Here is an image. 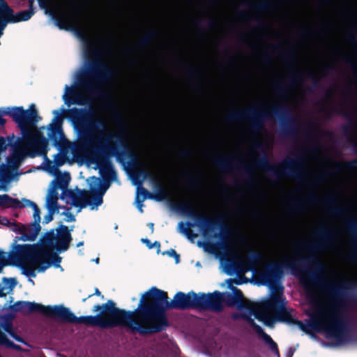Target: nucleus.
I'll return each mask as SVG.
<instances>
[{"instance_id": "obj_3", "label": "nucleus", "mask_w": 357, "mask_h": 357, "mask_svg": "<svg viewBox=\"0 0 357 357\" xmlns=\"http://www.w3.org/2000/svg\"><path fill=\"white\" fill-rule=\"evenodd\" d=\"M191 307L199 308V295L193 291L187 294L179 291L172 301H169L166 292L153 287L142 295L135 310L138 311L139 326L132 327L141 335L160 331L167 324L165 314L166 310Z\"/></svg>"}, {"instance_id": "obj_44", "label": "nucleus", "mask_w": 357, "mask_h": 357, "mask_svg": "<svg viewBox=\"0 0 357 357\" xmlns=\"http://www.w3.org/2000/svg\"><path fill=\"white\" fill-rule=\"evenodd\" d=\"M252 271H253V272H255V268H252Z\"/></svg>"}, {"instance_id": "obj_34", "label": "nucleus", "mask_w": 357, "mask_h": 357, "mask_svg": "<svg viewBox=\"0 0 357 357\" xmlns=\"http://www.w3.org/2000/svg\"><path fill=\"white\" fill-rule=\"evenodd\" d=\"M95 294H96L98 296H100V292L99 291V290L98 289H96Z\"/></svg>"}, {"instance_id": "obj_33", "label": "nucleus", "mask_w": 357, "mask_h": 357, "mask_svg": "<svg viewBox=\"0 0 357 357\" xmlns=\"http://www.w3.org/2000/svg\"><path fill=\"white\" fill-rule=\"evenodd\" d=\"M186 208L188 209V211H189V213H190V215H193V214H194L193 211H192L191 208H190V207L186 206Z\"/></svg>"}, {"instance_id": "obj_38", "label": "nucleus", "mask_w": 357, "mask_h": 357, "mask_svg": "<svg viewBox=\"0 0 357 357\" xmlns=\"http://www.w3.org/2000/svg\"><path fill=\"white\" fill-rule=\"evenodd\" d=\"M154 245H157L158 247H160V243L157 241H155Z\"/></svg>"}, {"instance_id": "obj_6", "label": "nucleus", "mask_w": 357, "mask_h": 357, "mask_svg": "<svg viewBox=\"0 0 357 357\" xmlns=\"http://www.w3.org/2000/svg\"><path fill=\"white\" fill-rule=\"evenodd\" d=\"M10 264L19 267L22 273L29 278V282L33 285L34 282L32 280L36 277V271L44 272L47 268L53 264L56 268H60L61 257L54 255L52 262H42V248L38 244L15 245L10 249L8 254H6Z\"/></svg>"}, {"instance_id": "obj_19", "label": "nucleus", "mask_w": 357, "mask_h": 357, "mask_svg": "<svg viewBox=\"0 0 357 357\" xmlns=\"http://www.w3.org/2000/svg\"><path fill=\"white\" fill-rule=\"evenodd\" d=\"M72 86H69L68 85H66L65 86V92L63 94V100H64L66 104H69V99L68 98V96L70 95L71 92Z\"/></svg>"}, {"instance_id": "obj_31", "label": "nucleus", "mask_w": 357, "mask_h": 357, "mask_svg": "<svg viewBox=\"0 0 357 357\" xmlns=\"http://www.w3.org/2000/svg\"><path fill=\"white\" fill-rule=\"evenodd\" d=\"M294 350L292 348H289L287 357H291L294 354Z\"/></svg>"}, {"instance_id": "obj_28", "label": "nucleus", "mask_w": 357, "mask_h": 357, "mask_svg": "<svg viewBox=\"0 0 357 357\" xmlns=\"http://www.w3.org/2000/svg\"><path fill=\"white\" fill-rule=\"evenodd\" d=\"M142 241L145 243L149 248L151 249L153 247V245L150 242V241L147 238H142Z\"/></svg>"}, {"instance_id": "obj_26", "label": "nucleus", "mask_w": 357, "mask_h": 357, "mask_svg": "<svg viewBox=\"0 0 357 357\" xmlns=\"http://www.w3.org/2000/svg\"><path fill=\"white\" fill-rule=\"evenodd\" d=\"M10 224H11V222H10L6 218L0 216V227L8 226L10 228Z\"/></svg>"}, {"instance_id": "obj_42", "label": "nucleus", "mask_w": 357, "mask_h": 357, "mask_svg": "<svg viewBox=\"0 0 357 357\" xmlns=\"http://www.w3.org/2000/svg\"><path fill=\"white\" fill-rule=\"evenodd\" d=\"M236 284H241V282H236Z\"/></svg>"}, {"instance_id": "obj_14", "label": "nucleus", "mask_w": 357, "mask_h": 357, "mask_svg": "<svg viewBox=\"0 0 357 357\" xmlns=\"http://www.w3.org/2000/svg\"><path fill=\"white\" fill-rule=\"evenodd\" d=\"M53 114L54 115L52 123L48 126V137L54 142H57L58 140L63 141L64 135L61 129V119L60 117V112L59 110H54Z\"/></svg>"}, {"instance_id": "obj_29", "label": "nucleus", "mask_w": 357, "mask_h": 357, "mask_svg": "<svg viewBox=\"0 0 357 357\" xmlns=\"http://www.w3.org/2000/svg\"><path fill=\"white\" fill-rule=\"evenodd\" d=\"M60 13H61V14H66L68 15V17H67L68 20L70 19V13L66 8L61 9Z\"/></svg>"}, {"instance_id": "obj_40", "label": "nucleus", "mask_w": 357, "mask_h": 357, "mask_svg": "<svg viewBox=\"0 0 357 357\" xmlns=\"http://www.w3.org/2000/svg\"><path fill=\"white\" fill-rule=\"evenodd\" d=\"M254 257H255V258L259 257V255H257V254H255V255H254Z\"/></svg>"}, {"instance_id": "obj_22", "label": "nucleus", "mask_w": 357, "mask_h": 357, "mask_svg": "<svg viewBox=\"0 0 357 357\" xmlns=\"http://www.w3.org/2000/svg\"><path fill=\"white\" fill-rule=\"evenodd\" d=\"M6 252L0 250V273L2 271L3 266L6 265Z\"/></svg>"}, {"instance_id": "obj_21", "label": "nucleus", "mask_w": 357, "mask_h": 357, "mask_svg": "<svg viewBox=\"0 0 357 357\" xmlns=\"http://www.w3.org/2000/svg\"><path fill=\"white\" fill-rule=\"evenodd\" d=\"M63 213L66 215L65 220L66 222H74L75 220V216L70 213L68 208H66L65 210V211L63 212Z\"/></svg>"}, {"instance_id": "obj_17", "label": "nucleus", "mask_w": 357, "mask_h": 357, "mask_svg": "<svg viewBox=\"0 0 357 357\" xmlns=\"http://www.w3.org/2000/svg\"><path fill=\"white\" fill-rule=\"evenodd\" d=\"M147 194V190L142 187V183H139L137 188L135 204L140 213H143V202L146 199Z\"/></svg>"}, {"instance_id": "obj_16", "label": "nucleus", "mask_w": 357, "mask_h": 357, "mask_svg": "<svg viewBox=\"0 0 357 357\" xmlns=\"http://www.w3.org/2000/svg\"><path fill=\"white\" fill-rule=\"evenodd\" d=\"M15 285L16 280L15 279H4L3 284H0V297H4L12 294Z\"/></svg>"}, {"instance_id": "obj_43", "label": "nucleus", "mask_w": 357, "mask_h": 357, "mask_svg": "<svg viewBox=\"0 0 357 357\" xmlns=\"http://www.w3.org/2000/svg\"><path fill=\"white\" fill-rule=\"evenodd\" d=\"M228 305H233V303H228Z\"/></svg>"}, {"instance_id": "obj_1", "label": "nucleus", "mask_w": 357, "mask_h": 357, "mask_svg": "<svg viewBox=\"0 0 357 357\" xmlns=\"http://www.w3.org/2000/svg\"><path fill=\"white\" fill-rule=\"evenodd\" d=\"M45 130V127H41L25 133L26 150L20 149L19 139L13 134L0 137V190H7L10 183L17 180L22 174L19 171L20 167L27 156L42 155L44 169L51 175H56L59 167L65 162V157L63 153H58L54 161L47 158L49 142L44 135Z\"/></svg>"}, {"instance_id": "obj_35", "label": "nucleus", "mask_w": 357, "mask_h": 357, "mask_svg": "<svg viewBox=\"0 0 357 357\" xmlns=\"http://www.w3.org/2000/svg\"><path fill=\"white\" fill-rule=\"evenodd\" d=\"M55 23H56V24L58 26H59V28H60V29H61V28H62V26L60 25V22H59V21H56Z\"/></svg>"}, {"instance_id": "obj_11", "label": "nucleus", "mask_w": 357, "mask_h": 357, "mask_svg": "<svg viewBox=\"0 0 357 357\" xmlns=\"http://www.w3.org/2000/svg\"><path fill=\"white\" fill-rule=\"evenodd\" d=\"M12 308L14 311H21L25 314L38 312L45 316L56 315L61 318L63 306H45L34 302L17 301Z\"/></svg>"}, {"instance_id": "obj_12", "label": "nucleus", "mask_w": 357, "mask_h": 357, "mask_svg": "<svg viewBox=\"0 0 357 357\" xmlns=\"http://www.w3.org/2000/svg\"><path fill=\"white\" fill-rule=\"evenodd\" d=\"M33 12L31 10H22L15 15L4 0H0V37L3 34L7 22L26 21L31 18Z\"/></svg>"}, {"instance_id": "obj_20", "label": "nucleus", "mask_w": 357, "mask_h": 357, "mask_svg": "<svg viewBox=\"0 0 357 357\" xmlns=\"http://www.w3.org/2000/svg\"><path fill=\"white\" fill-rule=\"evenodd\" d=\"M166 253L169 256L174 258L176 264H178L179 263V261H180V256H179L178 254H177L176 252V251L174 250L171 249L170 250L167 251Z\"/></svg>"}, {"instance_id": "obj_25", "label": "nucleus", "mask_w": 357, "mask_h": 357, "mask_svg": "<svg viewBox=\"0 0 357 357\" xmlns=\"http://www.w3.org/2000/svg\"><path fill=\"white\" fill-rule=\"evenodd\" d=\"M74 150H75V145L70 142H66V149L65 150L63 153L66 155L68 153L69 151H70V153H73Z\"/></svg>"}, {"instance_id": "obj_37", "label": "nucleus", "mask_w": 357, "mask_h": 357, "mask_svg": "<svg viewBox=\"0 0 357 357\" xmlns=\"http://www.w3.org/2000/svg\"><path fill=\"white\" fill-rule=\"evenodd\" d=\"M96 264H98L99 262V259L98 258H96V259L93 260Z\"/></svg>"}, {"instance_id": "obj_7", "label": "nucleus", "mask_w": 357, "mask_h": 357, "mask_svg": "<svg viewBox=\"0 0 357 357\" xmlns=\"http://www.w3.org/2000/svg\"><path fill=\"white\" fill-rule=\"evenodd\" d=\"M303 330L323 332L326 338H335L340 335V322L335 313L319 305L304 326Z\"/></svg>"}, {"instance_id": "obj_4", "label": "nucleus", "mask_w": 357, "mask_h": 357, "mask_svg": "<svg viewBox=\"0 0 357 357\" xmlns=\"http://www.w3.org/2000/svg\"><path fill=\"white\" fill-rule=\"evenodd\" d=\"M69 173L56 175L55 178L50 184L46 200L45 207L48 213L44 217V222L48 223L53 219V215L59 213L61 208L59 204V191L61 190L60 198L70 206V208L77 209V213L82 208L89 206L91 210H96L102 204V197L109 187V184H102V181L96 176L87 179L89 191L95 194L92 199H89V192L86 190L68 189L70 181Z\"/></svg>"}, {"instance_id": "obj_8", "label": "nucleus", "mask_w": 357, "mask_h": 357, "mask_svg": "<svg viewBox=\"0 0 357 357\" xmlns=\"http://www.w3.org/2000/svg\"><path fill=\"white\" fill-rule=\"evenodd\" d=\"M26 204H31L33 209V221L29 224H19L11 222L10 229L15 232L17 236L15 237L11 249L15 245H18L17 242L22 241H34L40 231V211L37 205L33 202H26Z\"/></svg>"}, {"instance_id": "obj_32", "label": "nucleus", "mask_w": 357, "mask_h": 357, "mask_svg": "<svg viewBox=\"0 0 357 357\" xmlns=\"http://www.w3.org/2000/svg\"><path fill=\"white\" fill-rule=\"evenodd\" d=\"M149 228L151 229V232H153L154 224L151 222L149 224Z\"/></svg>"}, {"instance_id": "obj_27", "label": "nucleus", "mask_w": 357, "mask_h": 357, "mask_svg": "<svg viewBox=\"0 0 357 357\" xmlns=\"http://www.w3.org/2000/svg\"><path fill=\"white\" fill-rule=\"evenodd\" d=\"M110 149H112V146L108 143L100 148V150L103 153H105Z\"/></svg>"}, {"instance_id": "obj_2", "label": "nucleus", "mask_w": 357, "mask_h": 357, "mask_svg": "<svg viewBox=\"0 0 357 357\" xmlns=\"http://www.w3.org/2000/svg\"><path fill=\"white\" fill-rule=\"evenodd\" d=\"M282 266L281 264L275 263L270 266L266 282L271 293L268 296L261 300L257 309L245 307L241 301L243 298L241 291L236 287L231 289L234 296L238 300L236 303V307L241 311V317L245 320L250 321L259 337L269 346V349L276 357H280L277 344L269 335L266 334L259 326L254 322L252 316L255 319L270 327H273L275 322L284 319L287 301L283 294L284 288L278 280L282 277Z\"/></svg>"}, {"instance_id": "obj_36", "label": "nucleus", "mask_w": 357, "mask_h": 357, "mask_svg": "<svg viewBox=\"0 0 357 357\" xmlns=\"http://www.w3.org/2000/svg\"><path fill=\"white\" fill-rule=\"evenodd\" d=\"M83 244H84L83 241H80L79 243H77V246L79 247V246H82Z\"/></svg>"}, {"instance_id": "obj_24", "label": "nucleus", "mask_w": 357, "mask_h": 357, "mask_svg": "<svg viewBox=\"0 0 357 357\" xmlns=\"http://www.w3.org/2000/svg\"><path fill=\"white\" fill-rule=\"evenodd\" d=\"M178 231L185 234V236H189V233H188V229L187 227L185 226V225L183 224V222H180L178 223Z\"/></svg>"}, {"instance_id": "obj_30", "label": "nucleus", "mask_w": 357, "mask_h": 357, "mask_svg": "<svg viewBox=\"0 0 357 357\" xmlns=\"http://www.w3.org/2000/svg\"><path fill=\"white\" fill-rule=\"evenodd\" d=\"M79 36L84 41V43H86V45L87 46L91 45V42L88 39H86L85 37H84L81 33H79Z\"/></svg>"}, {"instance_id": "obj_10", "label": "nucleus", "mask_w": 357, "mask_h": 357, "mask_svg": "<svg viewBox=\"0 0 357 357\" xmlns=\"http://www.w3.org/2000/svg\"><path fill=\"white\" fill-rule=\"evenodd\" d=\"M71 241L70 230L65 225L59 226L56 232L52 229L40 239L41 245L61 252L68 250Z\"/></svg>"}, {"instance_id": "obj_18", "label": "nucleus", "mask_w": 357, "mask_h": 357, "mask_svg": "<svg viewBox=\"0 0 357 357\" xmlns=\"http://www.w3.org/2000/svg\"><path fill=\"white\" fill-rule=\"evenodd\" d=\"M238 247L243 248V250H248L249 245L247 242V239L245 236H240L237 240Z\"/></svg>"}, {"instance_id": "obj_13", "label": "nucleus", "mask_w": 357, "mask_h": 357, "mask_svg": "<svg viewBox=\"0 0 357 357\" xmlns=\"http://www.w3.org/2000/svg\"><path fill=\"white\" fill-rule=\"evenodd\" d=\"M223 298L219 291H215L213 294L199 295V308L211 309L215 311H220L222 308Z\"/></svg>"}, {"instance_id": "obj_15", "label": "nucleus", "mask_w": 357, "mask_h": 357, "mask_svg": "<svg viewBox=\"0 0 357 357\" xmlns=\"http://www.w3.org/2000/svg\"><path fill=\"white\" fill-rule=\"evenodd\" d=\"M26 202H31L30 200L22 199L21 201L17 199L12 198L8 195H0V206L5 208H22V207H31V204H26Z\"/></svg>"}, {"instance_id": "obj_41", "label": "nucleus", "mask_w": 357, "mask_h": 357, "mask_svg": "<svg viewBox=\"0 0 357 357\" xmlns=\"http://www.w3.org/2000/svg\"><path fill=\"white\" fill-rule=\"evenodd\" d=\"M111 139V135H109L108 137H107V142H109Z\"/></svg>"}, {"instance_id": "obj_23", "label": "nucleus", "mask_w": 357, "mask_h": 357, "mask_svg": "<svg viewBox=\"0 0 357 357\" xmlns=\"http://www.w3.org/2000/svg\"><path fill=\"white\" fill-rule=\"evenodd\" d=\"M240 264H241V266L238 268V270L237 271L239 272V273H248V271H251V268L243 264V262L242 261H240Z\"/></svg>"}, {"instance_id": "obj_5", "label": "nucleus", "mask_w": 357, "mask_h": 357, "mask_svg": "<svg viewBox=\"0 0 357 357\" xmlns=\"http://www.w3.org/2000/svg\"><path fill=\"white\" fill-rule=\"evenodd\" d=\"M108 311L109 315L102 316L100 314L96 316H81L76 317L68 308L64 307L61 310V319L69 323H84L88 326H99L102 328H113L115 326L128 327L132 333H137L133 328V326H139L138 316L137 319H133L134 314L137 311L126 312L115 307L114 303L109 300L102 305H96L93 307V311L97 312L100 310Z\"/></svg>"}, {"instance_id": "obj_9", "label": "nucleus", "mask_w": 357, "mask_h": 357, "mask_svg": "<svg viewBox=\"0 0 357 357\" xmlns=\"http://www.w3.org/2000/svg\"><path fill=\"white\" fill-rule=\"evenodd\" d=\"M4 115H9L17 123L22 130L24 139L25 133L33 131L26 130V126L30 123H36L38 120L34 105H31L28 110H24L22 107L1 108L0 126L5 123V120L3 118Z\"/></svg>"}, {"instance_id": "obj_39", "label": "nucleus", "mask_w": 357, "mask_h": 357, "mask_svg": "<svg viewBox=\"0 0 357 357\" xmlns=\"http://www.w3.org/2000/svg\"><path fill=\"white\" fill-rule=\"evenodd\" d=\"M204 222H206V223H208L209 222V220H206V219H204L203 220Z\"/></svg>"}]
</instances>
